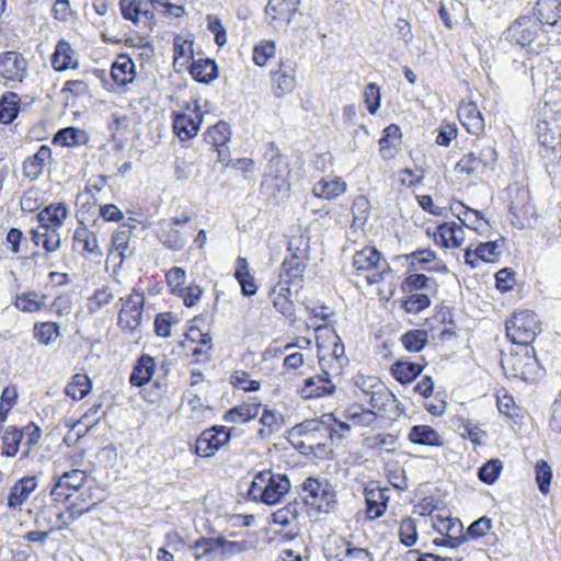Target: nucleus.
I'll list each match as a JSON object with an SVG mask.
<instances>
[{
  "mask_svg": "<svg viewBox=\"0 0 561 561\" xmlns=\"http://www.w3.org/2000/svg\"><path fill=\"white\" fill-rule=\"evenodd\" d=\"M304 501L320 513H330L337 507L336 492L325 479L309 477L302 483Z\"/></svg>",
  "mask_w": 561,
  "mask_h": 561,
  "instance_id": "3",
  "label": "nucleus"
},
{
  "mask_svg": "<svg viewBox=\"0 0 561 561\" xmlns=\"http://www.w3.org/2000/svg\"><path fill=\"white\" fill-rule=\"evenodd\" d=\"M327 561H373L371 553L355 547L341 536L329 537L324 546Z\"/></svg>",
  "mask_w": 561,
  "mask_h": 561,
  "instance_id": "7",
  "label": "nucleus"
},
{
  "mask_svg": "<svg viewBox=\"0 0 561 561\" xmlns=\"http://www.w3.org/2000/svg\"><path fill=\"white\" fill-rule=\"evenodd\" d=\"M20 110V96L14 92H7L0 99V122L12 123Z\"/></svg>",
  "mask_w": 561,
  "mask_h": 561,
  "instance_id": "47",
  "label": "nucleus"
},
{
  "mask_svg": "<svg viewBox=\"0 0 561 561\" xmlns=\"http://www.w3.org/2000/svg\"><path fill=\"white\" fill-rule=\"evenodd\" d=\"M272 516L273 523L282 527L296 525L299 517V505L296 502L289 503L274 512Z\"/></svg>",
  "mask_w": 561,
  "mask_h": 561,
  "instance_id": "51",
  "label": "nucleus"
},
{
  "mask_svg": "<svg viewBox=\"0 0 561 561\" xmlns=\"http://www.w3.org/2000/svg\"><path fill=\"white\" fill-rule=\"evenodd\" d=\"M119 8L122 15L125 20L131 21L137 24L140 20V15H148V11H142L140 4L136 0H119Z\"/></svg>",
  "mask_w": 561,
  "mask_h": 561,
  "instance_id": "62",
  "label": "nucleus"
},
{
  "mask_svg": "<svg viewBox=\"0 0 561 561\" xmlns=\"http://www.w3.org/2000/svg\"><path fill=\"white\" fill-rule=\"evenodd\" d=\"M234 277L241 286L244 296H252L256 293L257 286L254 276L250 273L249 263L244 257H238Z\"/></svg>",
  "mask_w": 561,
  "mask_h": 561,
  "instance_id": "44",
  "label": "nucleus"
},
{
  "mask_svg": "<svg viewBox=\"0 0 561 561\" xmlns=\"http://www.w3.org/2000/svg\"><path fill=\"white\" fill-rule=\"evenodd\" d=\"M231 136L230 128L227 123L219 122L209 127L205 134V140L216 147L224 146L229 141Z\"/></svg>",
  "mask_w": 561,
  "mask_h": 561,
  "instance_id": "54",
  "label": "nucleus"
},
{
  "mask_svg": "<svg viewBox=\"0 0 561 561\" xmlns=\"http://www.w3.org/2000/svg\"><path fill=\"white\" fill-rule=\"evenodd\" d=\"M353 266L358 272H367L366 279L369 284H376L383 279V274L389 271L388 264L381 262V253L373 247H366L356 251L353 256Z\"/></svg>",
  "mask_w": 561,
  "mask_h": 561,
  "instance_id": "8",
  "label": "nucleus"
},
{
  "mask_svg": "<svg viewBox=\"0 0 561 561\" xmlns=\"http://www.w3.org/2000/svg\"><path fill=\"white\" fill-rule=\"evenodd\" d=\"M122 308L118 312V325L133 330L139 325L142 314L145 297L142 293L134 290L126 298H121Z\"/></svg>",
  "mask_w": 561,
  "mask_h": 561,
  "instance_id": "13",
  "label": "nucleus"
},
{
  "mask_svg": "<svg viewBox=\"0 0 561 561\" xmlns=\"http://www.w3.org/2000/svg\"><path fill=\"white\" fill-rule=\"evenodd\" d=\"M23 434L16 428L9 427L2 436L3 455L13 457L19 450V445Z\"/></svg>",
  "mask_w": 561,
  "mask_h": 561,
  "instance_id": "60",
  "label": "nucleus"
},
{
  "mask_svg": "<svg viewBox=\"0 0 561 561\" xmlns=\"http://www.w3.org/2000/svg\"><path fill=\"white\" fill-rule=\"evenodd\" d=\"M433 236L435 243L445 248H460L465 242V230L455 221L439 225Z\"/></svg>",
  "mask_w": 561,
  "mask_h": 561,
  "instance_id": "23",
  "label": "nucleus"
},
{
  "mask_svg": "<svg viewBox=\"0 0 561 561\" xmlns=\"http://www.w3.org/2000/svg\"><path fill=\"white\" fill-rule=\"evenodd\" d=\"M32 241L36 245H43L47 252H56L60 248L59 232L45 229H33Z\"/></svg>",
  "mask_w": 561,
  "mask_h": 561,
  "instance_id": "49",
  "label": "nucleus"
},
{
  "mask_svg": "<svg viewBox=\"0 0 561 561\" xmlns=\"http://www.w3.org/2000/svg\"><path fill=\"white\" fill-rule=\"evenodd\" d=\"M531 351L533 348L526 347L520 353L511 354L503 360V367L511 369L514 377L523 380L533 379L538 370V362Z\"/></svg>",
  "mask_w": 561,
  "mask_h": 561,
  "instance_id": "10",
  "label": "nucleus"
},
{
  "mask_svg": "<svg viewBox=\"0 0 561 561\" xmlns=\"http://www.w3.org/2000/svg\"><path fill=\"white\" fill-rule=\"evenodd\" d=\"M73 243L76 247L81 248L82 251L89 254L92 259H99L103 254L99 247L96 234L84 226L76 229L73 233Z\"/></svg>",
  "mask_w": 561,
  "mask_h": 561,
  "instance_id": "35",
  "label": "nucleus"
},
{
  "mask_svg": "<svg viewBox=\"0 0 561 561\" xmlns=\"http://www.w3.org/2000/svg\"><path fill=\"white\" fill-rule=\"evenodd\" d=\"M535 473L540 492L547 494L550 490V482L552 478L551 467L545 460H540L536 463Z\"/></svg>",
  "mask_w": 561,
  "mask_h": 561,
  "instance_id": "63",
  "label": "nucleus"
},
{
  "mask_svg": "<svg viewBox=\"0 0 561 561\" xmlns=\"http://www.w3.org/2000/svg\"><path fill=\"white\" fill-rule=\"evenodd\" d=\"M37 477L28 476L23 477L14 483L8 496V506L11 510L21 508V506L28 500L30 495L36 490Z\"/></svg>",
  "mask_w": 561,
  "mask_h": 561,
  "instance_id": "25",
  "label": "nucleus"
},
{
  "mask_svg": "<svg viewBox=\"0 0 561 561\" xmlns=\"http://www.w3.org/2000/svg\"><path fill=\"white\" fill-rule=\"evenodd\" d=\"M540 332L537 316L529 310L515 312L506 322V335L515 344L528 346Z\"/></svg>",
  "mask_w": 561,
  "mask_h": 561,
  "instance_id": "5",
  "label": "nucleus"
},
{
  "mask_svg": "<svg viewBox=\"0 0 561 561\" xmlns=\"http://www.w3.org/2000/svg\"><path fill=\"white\" fill-rule=\"evenodd\" d=\"M391 374L400 383H410L421 375L423 366L408 360H397L391 365Z\"/></svg>",
  "mask_w": 561,
  "mask_h": 561,
  "instance_id": "42",
  "label": "nucleus"
},
{
  "mask_svg": "<svg viewBox=\"0 0 561 561\" xmlns=\"http://www.w3.org/2000/svg\"><path fill=\"white\" fill-rule=\"evenodd\" d=\"M329 426L332 427L333 432L350 431V425L347 423L333 419L332 414H323L321 420H308L301 423L299 425V433L311 437L316 433L322 431L329 432Z\"/></svg>",
  "mask_w": 561,
  "mask_h": 561,
  "instance_id": "29",
  "label": "nucleus"
},
{
  "mask_svg": "<svg viewBox=\"0 0 561 561\" xmlns=\"http://www.w3.org/2000/svg\"><path fill=\"white\" fill-rule=\"evenodd\" d=\"M191 216L183 213L171 218L170 222L161 221L158 238L160 242L171 251H181L186 243V234L179 227L191 221Z\"/></svg>",
  "mask_w": 561,
  "mask_h": 561,
  "instance_id": "9",
  "label": "nucleus"
},
{
  "mask_svg": "<svg viewBox=\"0 0 561 561\" xmlns=\"http://www.w3.org/2000/svg\"><path fill=\"white\" fill-rule=\"evenodd\" d=\"M290 486V481L286 474L264 470L253 477L248 496L257 503L275 505L288 493Z\"/></svg>",
  "mask_w": 561,
  "mask_h": 561,
  "instance_id": "2",
  "label": "nucleus"
},
{
  "mask_svg": "<svg viewBox=\"0 0 561 561\" xmlns=\"http://www.w3.org/2000/svg\"><path fill=\"white\" fill-rule=\"evenodd\" d=\"M317 333L325 332L332 340V348L329 353L323 354L319 357V365L321 371L329 376H340L343 367L348 364V358L345 355L344 344L342 343L339 335L327 327L318 325L316 328Z\"/></svg>",
  "mask_w": 561,
  "mask_h": 561,
  "instance_id": "6",
  "label": "nucleus"
},
{
  "mask_svg": "<svg viewBox=\"0 0 561 561\" xmlns=\"http://www.w3.org/2000/svg\"><path fill=\"white\" fill-rule=\"evenodd\" d=\"M458 117L468 133L480 135L484 130V118L476 103L461 104L458 108Z\"/></svg>",
  "mask_w": 561,
  "mask_h": 561,
  "instance_id": "28",
  "label": "nucleus"
},
{
  "mask_svg": "<svg viewBox=\"0 0 561 561\" xmlns=\"http://www.w3.org/2000/svg\"><path fill=\"white\" fill-rule=\"evenodd\" d=\"M408 440L415 445L427 447H440L444 445V437L430 425H414L408 433Z\"/></svg>",
  "mask_w": 561,
  "mask_h": 561,
  "instance_id": "31",
  "label": "nucleus"
},
{
  "mask_svg": "<svg viewBox=\"0 0 561 561\" xmlns=\"http://www.w3.org/2000/svg\"><path fill=\"white\" fill-rule=\"evenodd\" d=\"M156 371V360L152 356L144 354L141 355L129 376V382L135 387H142L147 385Z\"/></svg>",
  "mask_w": 561,
  "mask_h": 561,
  "instance_id": "33",
  "label": "nucleus"
},
{
  "mask_svg": "<svg viewBox=\"0 0 561 561\" xmlns=\"http://www.w3.org/2000/svg\"><path fill=\"white\" fill-rule=\"evenodd\" d=\"M288 163L282 154L275 153L268 160L266 171L263 176V185L280 192L288 188L289 178Z\"/></svg>",
  "mask_w": 561,
  "mask_h": 561,
  "instance_id": "14",
  "label": "nucleus"
},
{
  "mask_svg": "<svg viewBox=\"0 0 561 561\" xmlns=\"http://www.w3.org/2000/svg\"><path fill=\"white\" fill-rule=\"evenodd\" d=\"M276 54V44L273 41H261L253 48V61L263 67Z\"/></svg>",
  "mask_w": 561,
  "mask_h": 561,
  "instance_id": "55",
  "label": "nucleus"
},
{
  "mask_svg": "<svg viewBox=\"0 0 561 561\" xmlns=\"http://www.w3.org/2000/svg\"><path fill=\"white\" fill-rule=\"evenodd\" d=\"M195 549L202 551L196 556L197 559L215 551H219L221 554L233 556L247 551L249 549V543L245 540L231 541L222 537H218L215 539H203L196 541Z\"/></svg>",
  "mask_w": 561,
  "mask_h": 561,
  "instance_id": "17",
  "label": "nucleus"
},
{
  "mask_svg": "<svg viewBox=\"0 0 561 561\" xmlns=\"http://www.w3.org/2000/svg\"><path fill=\"white\" fill-rule=\"evenodd\" d=\"M185 337L186 347L191 350L193 356H204L205 359L208 358L213 346L209 332H204L197 327H191L187 330Z\"/></svg>",
  "mask_w": 561,
  "mask_h": 561,
  "instance_id": "30",
  "label": "nucleus"
},
{
  "mask_svg": "<svg viewBox=\"0 0 561 561\" xmlns=\"http://www.w3.org/2000/svg\"><path fill=\"white\" fill-rule=\"evenodd\" d=\"M173 66L176 71L186 67L193 57V41L181 35H176L173 41Z\"/></svg>",
  "mask_w": 561,
  "mask_h": 561,
  "instance_id": "41",
  "label": "nucleus"
},
{
  "mask_svg": "<svg viewBox=\"0 0 561 561\" xmlns=\"http://www.w3.org/2000/svg\"><path fill=\"white\" fill-rule=\"evenodd\" d=\"M60 335L55 322H42L34 325V337L43 345L51 344Z\"/></svg>",
  "mask_w": 561,
  "mask_h": 561,
  "instance_id": "53",
  "label": "nucleus"
},
{
  "mask_svg": "<svg viewBox=\"0 0 561 561\" xmlns=\"http://www.w3.org/2000/svg\"><path fill=\"white\" fill-rule=\"evenodd\" d=\"M306 244L302 237L295 238L288 243V251L291 252L289 257H286L282 263L279 273V280L285 282L295 291L302 288V277L306 270L308 256L300 245Z\"/></svg>",
  "mask_w": 561,
  "mask_h": 561,
  "instance_id": "4",
  "label": "nucleus"
},
{
  "mask_svg": "<svg viewBox=\"0 0 561 561\" xmlns=\"http://www.w3.org/2000/svg\"><path fill=\"white\" fill-rule=\"evenodd\" d=\"M434 527L437 531L440 534H446L449 537L450 546L456 547L462 539H459L457 537H451V531L460 530L462 527L461 523L457 518H440L436 522H434Z\"/></svg>",
  "mask_w": 561,
  "mask_h": 561,
  "instance_id": "59",
  "label": "nucleus"
},
{
  "mask_svg": "<svg viewBox=\"0 0 561 561\" xmlns=\"http://www.w3.org/2000/svg\"><path fill=\"white\" fill-rule=\"evenodd\" d=\"M455 171L460 174H467L468 176H480L490 172V170L480 162L476 151L460 159L455 165Z\"/></svg>",
  "mask_w": 561,
  "mask_h": 561,
  "instance_id": "46",
  "label": "nucleus"
},
{
  "mask_svg": "<svg viewBox=\"0 0 561 561\" xmlns=\"http://www.w3.org/2000/svg\"><path fill=\"white\" fill-rule=\"evenodd\" d=\"M401 145V131L399 126L391 124L383 129L379 140V151L383 159H391L398 152Z\"/></svg>",
  "mask_w": 561,
  "mask_h": 561,
  "instance_id": "36",
  "label": "nucleus"
},
{
  "mask_svg": "<svg viewBox=\"0 0 561 561\" xmlns=\"http://www.w3.org/2000/svg\"><path fill=\"white\" fill-rule=\"evenodd\" d=\"M27 62L16 51H5L0 55V77L7 81L22 82L26 76Z\"/></svg>",
  "mask_w": 561,
  "mask_h": 561,
  "instance_id": "18",
  "label": "nucleus"
},
{
  "mask_svg": "<svg viewBox=\"0 0 561 561\" xmlns=\"http://www.w3.org/2000/svg\"><path fill=\"white\" fill-rule=\"evenodd\" d=\"M191 76L198 82L209 83L218 76L217 65L208 58L193 60L190 66Z\"/></svg>",
  "mask_w": 561,
  "mask_h": 561,
  "instance_id": "39",
  "label": "nucleus"
},
{
  "mask_svg": "<svg viewBox=\"0 0 561 561\" xmlns=\"http://www.w3.org/2000/svg\"><path fill=\"white\" fill-rule=\"evenodd\" d=\"M389 492L390 489L388 488H365L364 494L366 500V512L370 519L378 518L386 512L389 501Z\"/></svg>",
  "mask_w": 561,
  "mask_h": 561,
  "instance_id": "24",
  "label": "nucleus"
},
{
  "mask_svg": "<svg viewBox=\"0 0 561 561\" xmlns=\"http://www.w3.org/2000/svg\"><path fill=\"white\" fill-rule=\"evenodd\" d=\"M453 211L462 225L473 231L480 232L488 226V222L483 220L479 210L469 208L461 203H459L457 207L453 208Z\"/></svg>",
  "mask_w": 561,
  "mask_h": 561,
  "instance_id": "43",
  "label": "nucleus"
},
{
  "mask_svg": "<svg viewBox=\"0 0 561 561\" xmlns=\"http://www.w3.org/2000/svg\"><path fill=\"white\" fill-rule=\"evenodd\" d=\"M111 75L118 85H126L135 79V64L127 56H119L113 64Z\"/></svg>",
  "mask_w": 561,
  "mask_h": 561,
  "instance_id": "40",
  "label": "nucleus"
},
{
  "mask_svg": "<svg viewBox=\"0 0 561 561\" xmlns=\"http://www.w3.org/2000/svg\"><path fill=\"white\" fill-rule=\"evenodd\" d=\"M400 541L407 546L412 547L417 540V531L414 519L408 517L402 519L399 527Z\"/></svg>",
  "mask_w": 561,
  "mask_h": 561,
  "instance_id": "64",
  "label": "nucleus"
},
{
  "mask_svg": "<svg viewBox=\"0 0 561 561\" xmlns=\"http://www.w3.org/2000/svg\"><path fill=\"white\" fill-rule=\"evenodd\" d=\"M51 150L48 146L42 145L37 152L23 163V173L30 180H36L43 173L47 161L50 159Z\"/></svg>",
  "mask_w": 561,
  "mask_h": 561,
  "instance_id": "34",
  "label": "nucleus"
},
{
  "mask_svg": "<svg viewBox=\"0 0 561 561\" xmlns=\"http://www.w3.org/2000/svg\"><path fill=\"white\" fill-rule=\"evenodd\" d=\"M87 481V473L79 469L61 474L50 491V495L56 502L68 500L72 492L78 491Z\"/></svg>",
  "mask_w": 561,
  "mask_h": 561,
  "instance_id": "16",
  "label": "nucleus"
},
{
  "mask_svg": "<svg viewBox=\"0 0 561 561\" xmlns=\"http://www.w3.org/2000/svg\"><path fill=\"white\" fill-rule=\"evenodd\" d=\"M68 217V207L64 203L50 204L42 209L38 215L41 229L58 232L64 221Z\"/></svg>",
  "mask_w": 561,
  "mask_h": 561,
  "instance_id": "27",
  "label": "nucleus"
},
{
  "mask_svg": "<svg viewBox=\"0 0 561 561\" xmlns=\"http://www.w3.org/2000/svg\"><path fill=\"white\" fill-rule=\"evenodd\" d=\"M539 31L540 26L537 21L522 18L505 31V38L520 47H530L535 50L531 46L538 37Z\"/></svg>",
  "mask_w": 561,
  "mask_h": 561,
  "instance_id": "11",
  "label": "nucleus"
},
{
  "mask_svg": "<svg viewBox=\"0 0 561 561\" xmlns=\"http://www.w3.org/2000/svg\"><path fill=\"white\" fill-rule=\"evenodd\" d=\"M296 87V69L291 64L280 62L279 68L272 73V91L276 98L290 94Z\"/></svg>",
  "mask_w": 561,
  "mask_h": 561,
  "instance_id": "22",
  "label": "nucleus"
},
{
  "mask_svg": "<svg viewBox=\"0 0 561 561\" xmlns=\"http://www.w3.org/2000/svg\"><path fill=\"white\" fill-rule=\"evenodd\" d=\"M187 408L190 409L188 417L194 422H202L210 412L209 407L203 402L202 398L194 393L187 394Z\"/></svg>",
  "mask_w": 561,
  "mask_h": 561,
  "instance_id": "57",
  "label": "nucleus"
},
{
  "mask_svg": "<svg viewBox=\"0 0 561 561\" xmlns=\"http://www.w3.org/2000/svg\"><path fill=\"white\" fill-rule=\"evenodd\" d=\"M294 288L285 282H278L271 290L270 296L277 311L285 317H291L295 312V306L291 300Z\"/></svg>",
  "mask_w": 561,
  "mask_h": 561,
  "instance_id": "32",
  "label": "nucleus"
},
{
  "mask_svg": "<svg viewBox=\"0 0 561 561\" xmlns=\"http://www.w3.org/2000/svg\"><path fill=\"white\" fill-rule=\"evenodd\" d=\"M92 390V381L85 374H76L67 385L65 392L73 400H81Z\"/></svg>",
  "mask_w": 561,
  "mask_h": 561,
  "instance_id": "48",
  "label": "nucleus"
},
{
  "mask_svg": "<svg viewBox=\"0 0 561 561\" xmlns=\"http://www.w3.org/2000/svg\"><path fill=\"white\" fill-rule=\"evenodd\" d=\"M537 13L539 22L551 26H561V1L560 0H539L537 2Z\"/></svg>",
  "mask_w": 561,
  "mask_h": 561,
  "instance_id": "38",
  "label": "nucleus"
},
{
  "mask_svg": "<svg viewBox=\"0 0 561 561\" xmlns=\"http://www.w3.org/2000/svg\"><path fill=\"white\" fill-rule=\"evenodd\" d=\"M230 439V433L225 426H214L205 430L198 436L195 443V453L199 457H211L227 444Z\"/></svg>",
  "mask_w": 561,
  "mask_h": 561,
  "instance_id": "12",
  "label": "nucleus"
},
{
  "mask_svg": "<svg viewBox=\"0 0 561 561\" xmlns=\"http://www.w3.org/2000/svg\"><path fill=\"white\" fill-rule=\"evenodd\" d=\"M352 392L362 405L375 409L380 417L397 420L404 413L402 402L376 376L355 375Z\"/></svg>",
  "mask_w": 561,
  "mask_h": 561,
  "instance_id": "1",
  "label": "nucleus"
},
{
  "mask_svg": "<svg viewBox=\"0 0 561 561\" xmlns=\"http://www.w3.org/2000/svg\"><path fill=\"white\" fill-rule=\"evenodd\" d=\"M43 305V297L36 293H26L21 296H18L15 299L16 308L25 312L37 311L41 309Z\"/></svg>",
  "mask_w": 561,
  "mask_h": 561,
  "instance_id": "61",
  "label": "nucleus"
},
{
  "mask_svg": "<svg viewBox=\"0 0 561 561\" xmlns=\"http://www.w3.org/2000/svg\"><path fill=\"white\" fill-rule=\"evenodd\" d=\"M336 376H329L323 371L313 375L304 380V385L299 389V394L302 399H316L332 396L336 390V385L333 378Z\"/></svg>",
  "mask_w": 561,
  "mask_h": 561,
  "instance_id": "15",
  "label": "nucleus"
},
{
  "mask_svg": "<svg viewBox=\"0 0 561 561\" xmlns=\"http://www.w3.org/2000/svg\"><path fill=\"white\" fill-rule=\"evenodd\" d=\"M105 398L106 393L99 396L93 405L82 415L78 423L84 425L87 428L98 424L106 415V410L104 409Z\"/></svg>",
  "mask_w": 561,
  "mask_h": 561,
  "instance_id": "50",
  "label": "nucleus"
},
{
  "mask_svg": "<svg viewBox=\"0 0 561 561\" xmlns=\"http://www.w3.org/2000/svg\"><path fill=\"white\" fill-rule=\"evenodd\" d=\"M135 228L136 226L134 225L123 224L113 233L110 255L118 256L119 263H122L125 259L131 257L135 253V247L131 242L133 230Z\"/></svg>",
  "mask_w": 561,
  "mask_h": 561,
  "instance_id": "21",
  "label": "nucleus"
},
{
  "mask_svg": "<svg viewBox=\"0 0 561 561\" xmlns=\"http://www.w3.org/2000/svg\"><path fill=\"white\" fill-rule=\"evenodd\" d=\"M347 184L341 178L325 176L318 181L312 187V194L317 198L333 201L345 194Z\"/></svg>",
  "mask_w": 561,
  "mask_h": 561,
  "instance_id": "26",
  "label": "nucleus"
},
{
  "mask_svg": "<svg viewBox=\"0 0 561 561\" xmlns=\"http://www.w3.org/2000/svg\"><path fill=\"white\" fill-rule=\"evenodd\" d=\"M203 122V113L198 107H187L185 113L176 114L173 121V128L181 140L195 137Z\"/></svg>",
  "mask_w": 561,
  "mask_h": 561,
  "instance_id": "19",
  "label": "nucleus"
},
{
  "mask_svg": "<svg viewBox=\"0 0 561 561\" xmlns=\"http://www.w3.org/2000/svg\"><path fill=\"white\" fill-rule=\"evenodd\" d=\"M402 345L409 352H420L427 344V332L425 330H411L401 337Z\"/></svg>",
  "mask_w": 561,
  "mask_h": 561,
  "instance_id": "52",
  "label": "nucleus"
},
{
  "mask_svg": "<svg viewBox=\"0 0 561 561\" xmlns=\"http://www.w3.org/2000/svg\"><path fill=\"white\" fill-rule=\"evenodd\" d=\"M261 409V403L247 402L230 409L225 414V420L231 423H244L254 419Z\"/></svg>",
  "mask_w": 561,
  "mask_h": 561,
  "instance_id": "45",
  "label": "nucleus"
},
{
  "mask_svg": "<svg viewBox=\"0 0 561 561\" xmlns=\"http://www.w3.org/2000/svg\"><path fill=\"white\" fill-rule=\"evenodd\" d=\"M502 469L503 463L500 459H491L479 469V479L486 484H492L499 479Z\"/></svg>",
  "mask_w": 561,
  "mask_h": 561,
  "instance_id": "58",
  "label": "nucleus"
},
{
  "mask_svg": "<svg viewBox=\"0 0 561 561\" xmlns=\"http://www.w3.org/2000/svg\"><path fill=\"white\" fill-rule=\"evenodd\" d=\"M51 65L57 71L77 68L78 61L73 58V49L67 41L61 39L57 43L51 56Z\"/></svg>",
  "mask_w": 561,
  "mask_h": 561,
  "instance_id": "37",
  "label": "nucleus"
},
{
  "mask_svg": "<svg viewBox=\"0 0 561 561\" xmlns=\"http://www.w3.org/2000/svg\"><path fill=\"white\" fill-rule=\"evenodd\" d=\"M298 5L288 0H270L265 13L267 23L275 30L288 25Z\"/></svg>",
  "mask_w": 561,
  "mask_h": 561,
  "instance_id": "20",
  "label": "nucleus"
},
{
  "mask_svg": "<svg viewBox=\"0 0 561 561\" xmlns=\"http://www.w3.org/2000/svg\"><path fill=\"white\" fill-rule=\"evenodd\" d=\"M477 147H480L477 152L478 159L482 162L483 167H486V169L492 171L497 159L494 141L490 139L480 140V144Z\"/></svg>",
  "mask_w": 561,
  "mask_h": 561,
  "instance_id": "56",
  "label": "nucleus"
}]
</instances>
